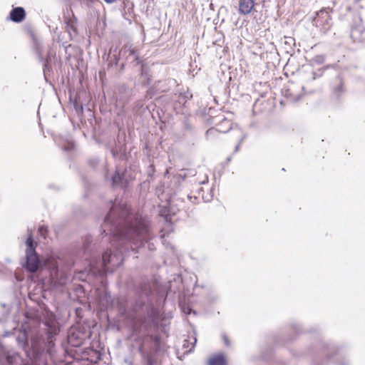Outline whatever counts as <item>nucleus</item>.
Listing matches in <instances>:
<instances>
[{
    "instance_id": "f257e3e1",
    "label": "nucleus",
    "mask_w": 365,
    "mask_h": 365,
    "mask_svg": "<svg viewBox=\"0 0 365 365\" xmlns=\"http://www.w3.org/2000/svg\"><path fill=\"white\" fill-rule=\"evenodd\" d=\"M148 219L140 215L133 216L125 203H119L113 205L106 217L103 232L138 247L148 239Z\"/></svg>"
},
{
    "instance_id": "f03ea898",
    "label": "nucleus",
    "mask_w": 365,
    "mask_h": 365,
    "mask_svg": "<svg viewBox=\"0 0 365 365\" xmlns=\"http://www.w3.org/2000/svg\"><path fill=\"white\" fill-rule=\"evenodd\" d=\"M26 269L30 272H35L38 268L39 259L35 250L36 243L34 242L31 233L26 239Z\"/></svg>"
},
{
    "instance_id": "7ed1b4c3",
    "label": "nucleus",
    "mask_w": 365,
    "mask_h": 365,
    "mask_svg": "<svg viewBox=\"0 0 365 365\" xmlns=\"http://www.w3.org/2000/svg\"><path fill=\"white\" fill-rule=\"evenodd\" d=\"M120 256L113 255L110 252L107 251L103 255V266L106 272L110 270L109 264H111L113 267H116L120 264Z\"/></svg>"
},
{
    "instance_id": "20e7f679",
    "label": "nucleus",
    "mask_w": 365,
    "mask_h": 365,
    "mask_svg": "<svg viewBox=\"0 0 365 365\" xmlns=\"http://www.w3.org/2000/svg\"><path fill=\"white\" fill-rule=\"evenodd\" d=\"M304 87L302 86H297L294 83H290L288 85L285 95L289 96L291 100L297 101L301 98L302 91Z\"/></svg>"
},
{
    "instance_id": "39448f33",
    "label": "nucleus",
    "mask_w": 365,
    "mask_h": 365,
    "mask_svg": "<svg viewBox=\"0 0 365 365\" xmlns=\"http://www.w3.org/2000/svg\"><path fill=\"white\" fill-rule=\"evenodd\" d=\"M239 13L243 15L249 14L252 12L255 6L254 0H239Z\"/></svg>"
},
{
    "instance_id": "423d86ee",
    "label": "nucleus",
    "mask_w": 365,
    "mask_h": 365,
    "mask_svg": "<svg viewBox=\"0 0 365 365\" xmlns=\"http://www.w3.org/2000/svg\"><path fill=\"white\" fill-rule=\"evenodd\" d=\"M25 18V11L21 7H16L10 12V19L14 22H21Z\"/></svg>"
},
{
    "instance_id": "0eeeda50",
    "label": "nucleus",
    "mask_w": 365,
    "mask_h": 365,
    "mask_svg": "<svg viewBox=\"0 0 365 365\" xmlns=\"http://www.w3.org/2000/svg\"><path fill=\"white\" fill-rule=\"evenodd\" d=\"M5 359L7 365H14V362L19 359L18 354L11 355L9 353L5 354ZM23 365H36L32 361H27L24 363Z\"/></svg>"
},
{
    "instance_id": "6e6552de",
    "label": "nucleus",
    "mask_w": 365,
    "mask_h": 365,
    "mask_svg": "<svg viewBox=\"0 0 365 365\" xmlns=\"http://www.w3.org/2000/svg\"><path fill=\"white\" fill-rule=\"evenodd\" d=\"M225 359L223 354H219L213 356L209 360V365H225Z\"/></svg>"
},
{
    "instance_id": "1a4fd4ad",
    "label": "nucleus",
    "mask_w": 365,
    "mask_h": 365,
    "mask_svg": "<svg viewBox=\"0 0 365 365\" xmlns=\"http://www.w3.org/2000/svg\"><path fill=\"white\" fill-rule=\"evenodd\" d=\"M16 340L21 347H22L24 349H26V347L28 345V341L26 338V335L25 332L21 333L18 337L16 338Z\"/></svg>"
},
{
    "instance_id": "9d476101",
    "label": "nucleus",
    "mask_w": 365,
    "mask_h": 365,
    "mask_svg": "<svg viewBox=\"0 0 365 365\" xmlns=\"http://www.w3.org/2000/svg\"><path fill=\"white\" fill-rule=\"evenodd\" d=\"M128 52H129V57L132 60L137 61V63H139L140 62L138 61V55L136 53V51L133 49H129Z\"/></svg>"
},
{
    "instance_id": "9b49d317",
    "label": "nucleus",
    "mask_w": 365,
    "mask_h": 365,
    "mask_svg": "<svg viewBox=\"0 0 365 365\" xmlns=\"http://www.w3.org/2000/svg\"><path fill=\"white\" fill-rule=\"evenodd\" d=\"M121 177L118 173H116L113 177H112V182L113 185H117L120 181Z\"/></svg>"
},
{
    "instance_id": "f8f14e48",
    "label": "nucleus",
    "mask_w": 365,
    "mask_h": 365,
    "mask_svg": "<svg viewBox=\"0 0 365 365\" xmlns=\"http://www.w3.org/2000/svg\"><path fill=\"white\" fill-rule=\"evenodd\" d=\"M141 76L147 77L148 75L145 71V66L143 65L141 68Z\"/></svg>"
},
{
    "instance_id": "ddd939ff",
    "label": "nucleus",
    "mask_w": 365,
    "mask_h": 365,
    "mask_svg": "<svg viewBox=\"0 0 365 365\" xmlns=\"http://www.w3.org/2000/svg\"><path fill=\"white\" fill-rule=\"evenodd\" d=\"M39 231H40V233L42 236H44L45 237V233L46 232V228L43 227H41L39 228Z\"/></svg>"
},
{
    "instance_id": "4468645a",
    "label": "nucleus",
    "mask_w": 365,
    "mask_h": 365,
    "mask_svg": "<svg viewBox=\"0 0 365 365\" xmlns=\"http://www.w3.org/2000/svg\"><path fill=\"white\" fill-rule=\"evenodd\" d=\"M245 136L243 135H241L240 137V143H238V145H237V146L235 147V151H237L238 149H239V146H240V144L241 143V142L243 140Z\"/></svg>"
},
{
    "instance_id": "2eb2a0df",
    "label": "nucleus",
    "mask_w": 365,
    "mask_h": 365,
    "mask_svg": "<svg viewBox=\"0 0 365 365\" xmlns=\"http://www.w3.org/2000/svg\"><path fill=\"white\" fill-rule=\"evenodd\" d=\"M223 339H224V341H225V345L228 346L229 345V342H228V340H227V337L225 336H224Z\"/></svg>"
},
{
    "instance_id": "dca6fc26",
    "label": "nucleus",
    "mask_w": 365,
    "mask_h": 365,
    "mask_svg": "<svg viewBox=\"0 0 365 365\" xmlns=\"http://www.w3.org/2000/svg\"><path fill=\"white\" fill-rule=\"evenodd\" d=\"M106 3L111 4L115 1V0H104Z\"/></svg>"
},
{
    "instance_id": "f3484780",
    "label": "nucleus",
    "mask_w": 365,
    "mask_h": 365,
    "mask_svg": "<svg viewBox=\"0 0 365 365\" xmlns=\"http://www.w3.org/2000/svg\"><path fill=\"white\" fill-rule=\"evenodd\" d=\"M147 363H148V365H153V364H152V361H151V359H148V361H147Z\"/></svg>"
},
{
    "instance_id": "a211bd4d",
    "label": "nucleus",
    "mask_w": 365,
    "mask_h": 365,
    "mask_svg": "<svg viewBox=\"0 0 365 365\" xmlns=\"http://www.w3.org/2000/svg\"><path fill=\"white\" fill-rule=\"evenodd\" d=\"M225 123L228 124V125L230 126V123L229 121H225Z\"/></svg>"
},
{
    "instance_id": "6ab92c4d",
    "label": "nucleus",
    "mask_w": 365,
    "mask_h": 365,
    "mask_svg": "<svg viewBox=\"0 0 365 365\" xmlns=\"http://www.w3.org/2000/svg\"><path fill=\"white\" fill-rule=\"evenodd\" d=\"M187 309H188V312L187 313L190 314V311H191L190 309L187 308Z\"/></svg>"
},
{
    "instance_id": "aec40b11",
    "label": "nucleus",
    "mask_w": 365,
    "mask_h": 365,
    "mask_svg": "<svg viewBox=\"0 0 365 365\" xmlns=\"http://www.w3.org/2000/svg\"><path fill=\"white\" fill-rule=\"evenodd\" d=\"M184 312H188V309H187L186 310H185V309H184Z\"/></svg>"
}]
</instances>
